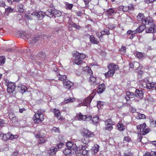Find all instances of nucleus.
Wrapping results in <instances>:
<instances>
[{"label": "nucleus", "instance_id": "1a4fd4ad", "mask_svg": "<svg viewBox=\"0 0 156 156\" xmlns=\"http://www.w3.org/2000/svg\"><path fill=\"white\" fill-rule=\"evenodd\" d=\"M45 14V13L42 12H34L31 14V15L34 16L39 19H41L44 17Z\"/></svg>", "mask_w": 156, "mask_h": 156}, {"label": "nucleus", "instance_id": "09e8293b", "mask_svg": "<svg viewBox=\"0 0 156 156\" xmlns=\"http://www.w3.org/2000/svg\"><path fill=\"white\" fill-rule=\"evenodd\" d=\"M39 39V37H34L33 39H32V40L31 41L30 40V42H29V43H35Z\"/></svg>", "mask_w": 156, "mask_h": 156}, {"label": "nucleus", "instance_id": "393cba45", "mask_svg": "<svg viewBox=\"0 0 156 156\" xmlns=\"http://www.w3.org/2000/svg\"><path fill=\"white\" fill-rule=\"evenodd\" d=\"M117 11L114 9L110 8L107 11V13L109 16L112 15L113 13H116Z\"/></svg>", "mask_w": 156, "mask_h": 156}, {"label": "nucleus", "instance_id": "20e7f679", "mask_svg": "<svg viewBox=\"0 0 156 156\" xmlns=\"http://www.w3.org/2000/svg\"><path fill=\"white\" fill-rule=\"evenodd\" d=\"M86 146L84 145L79 146L76 153H80L83 156H90L89 151L86 150Z\"/></svg>", "mask_w": 156, "mask_h": 156}, {"label": "nucleus", "instance_id": "412c9836", "mask_svg": "<svg viewBox=\"0 0 156 156\" xmlns=\"http://www.w3.org/2000/svg\"><path fill=\"white\" fill-rule=\"evenodd\" d=\"M75 101L74 98H69L67 99H65L64 101L62 102V104L65 105L69 103L73 102Z\"/></svg>", "mask_w": 156, "mask_h": 156}, {"label": "nucleus", "instance_id": "f704fd0d", "mask_svg": "<svg viewBox=\"0 0 156 156\" xmlns=\"http://www.w3.org/2000/svg\"><path fill=\"white\" fill-rule=\"evenodd\" d=\"M83 70L84 71H87L90 74H92V71L90 67L89 66H87L83 67Z\"/></svg>", "mask_w": 156, "mask_h": 156}, {"label": "nucleus", "instance_id": "c9c22d12", "mask_svg": "<svg viewBox=\"0 0 156 156\" xmlns=\"http://www.w3.org/2000/svg\"><path fill=\"white\" fill-rule=\"evenodd\" d=\"M71 152V150L69 148H66L63 151V153L65 154L66 155L70 154Z\"/></svg>", "mask_w": 156, "mask_h": 156}, {"label": "nucleus", "instance_id": "680f3d73", "mask_svg": "<svg viewBox=\"0 0 156 156\" xmlns=\"http://www.w3.org/2000/svg\"><path fill=\"white\" fill-rule=\"evenodd\" d=\"M11 140H12L14 139H16L18 138V136L17 135H13L11 134Z\"/></svg>", "mask_w": 156, "mask_h": 156}, {"label": "nucleus", "instance_id": "338daca9", "mask_svg": "<svg viewBox=\"0 0 156 156\" xmlns=\"http://www.w3.org/2000/svg\"><path fill=\"white\" fill-rule=\"evenodd\" d=\"M108 27L109 29H112L115 28V26L113 24H110L108 25Z\"/></svg>", "mask_w": 156, "mask_h": 156}, {"label": "nucleus", "instance_id": "cd10ccee", "mask_svg": "<svg viewBox=\"0 0 156 156\" xmlns=\"http://www.w3.org/2000/svg\"><path fill=\"white\" fill-rule=\"evenodd\" d=\"M156 151H151L150 152H147L145 153V155L143 156H156Z\"/></svg>", "mask_w": 156, "mask_h": 156}, {"label": "nucleus", "instance_id": "bb28decb", "mask_svg": "<svg viewBox=\"0 0 156 156\" xmlns=\"http://www.w3.org/2000/svg\"><path fill=\"white\" fill-rule=\"evenodd\" d=\"M90 42L93 44H97L99 43L93 35H91L90 36Z\"/></svg>", "mask_w": 156, "mask_h": 156}, {"label": "nucleus", "instance_id": "4d7b16f0", "mask_svg": "<svg viewBox=\"0 0 156 156\" xmlns=\"http://www.w3.org/2000/svg\"><path fill=\"white\" fill-rule=\"evenodd\" d=\"M138 117L140 119H144L145 118V115L143 114H138Z\"/></svg>", "mask_w": 156, "mask_h": 156}, {"label": "nucleus", "instance_id": "0eeeda50", "mask_svg": "<svg viewBox=\"0 0 156 156\" xmlns=\"http://www.w3.org/2000/svg\"><path fill=\"white\" fill-rule=\"evenodd\" d=\"M16 86L14 83L12 82H10L7 85V91L8 93L10 94L12 93L14 91Z\"/></svg>", "mask_w": 156, "mask_h": 156}, {"label": "nucleus", "instance_id": "f257e3e1", "mask_svg": "<svg viewBox=\"0 0 156 156\" xmlns=\"http://www.w3.org/2000/svg\"><path fill=\"white\" fill-rule=\"evenodd\" d=\"M75 119L78 120L90 121L94 124H97L99 121V118L97 116L92 118L91 116L83 115L81 113L76 114Z\"/></svg>", "mask_w": 156, "mask_h": 156}, {"label": "nucleus", "instance_id": "dca6fc26", "mask_svg": "<svg viewBox=\"0 0 156 156\" xmlns=\"http://www.w3.org/2000/svg\"><path fill=\"white\" fill-rule=\"evenodd\" d=\"M1 135L2 136V139L5 141L9 139L11 140V133H8L6 134L2 133Z\"/></svg>", "mask_w": 156, "mask_h": 156}, {"label": "nucleus", "instance_id": "5701e85b", "mask_svg": "<svg viewBox=\"0 0 156 156\" xmlns=\"http://www.w3.org/2000/svg\"><path fill=\"white\" fill-rule=\"evenodd\" d=\"M145 17L144 14L141 13H139L137 16V20L139 22H140L142 23V22L144 20Z\"/></svg>", "mask_w": 156, "mask_h": 156}, {"label": "nucleus", "instance_id": "a878e982", "mask_svg": "<svg viewBox=\"0 0 156 156\" xmlns=\"http://www.w3.org/2000/svg\"><path fill=\"white\" fill-rule=\"evenodd\" d=\"M146 26L144 24L142 25L139 26V27L136 29L138 33H141L145 29Z\"/></svg>", "mask_w": 156, "mask_h": 156}, {"label": "nucleus", "instance_id": "e433bc0d", "mask_svg": "<svg viewBox=\"0 0 156 156\" xmlns=\"http://www.w3.org/2000/svg\"><path fill=\"white\" fill-rule=\"evenodd\" d=\"M89 137H86L82 139V141L83 144H87L89 142Z\"/></svg>", "mask_w": 156, "mask_h": 156}, {"label": "nucleus", "instance_id": "69168bd1", "mask_svg": "<svg viewBox=\"0 0 156 156\" xmlns=\"http://www.w3.org/2000/svg\"><path fill=\"white\" fill-rule=\"evenodd\" d=\"M46 141V140L45 139H44L43 138H40L39 143L41 144H42Z\"/></svg>", "mask_w": 156, "mask_h": 156}, {"label": "nucleus", "instance_id": "603ef678", "mask_svg": "<svg viewBox=\"0 0 156 156\" xmlns=\"http://www.w3.org/2000/svg\"><path fill=\"white\" fill-rule=\"evenodd\" d=\"M37 55L38 56L41 57L42 58H44L45 57V54L42 52H39Z\"/></svg>", "mask_w": 156, "mask_h": 156}, {"label": "nucleus", "instance_id": "37998d69", "mask_svg": "<svg viewBox=\"0 0 156 156\" xmlns=\"http://www.w3.org/2000/svg\"><path fill=\"white\" fill-rule=\"evenodd\" d=\"M104 105L103 102L99 101L97 102V106L98 109H100L101 106H103Z\"/></svg>", "mask_w": 156, "mask_h": 156}, {"label": "nucleus", "instance_id": "a18cd8bd", "mask_svg": "<svg viewBox=\"0 0 156 156\" xmlns=\"http://www.w3.org/2000/svg\"><path fill=\"white\" fill-rule=\"evenodd\" d=\"M19 36L21 38H23L25 40L27 39H29V38L27 36H26L24 34L22 33H20L19 34Z\"/></svg>", "mask_w": 156, "mask_h": 156}, {"label": "nucleus", "instance_id": "aec40b11", "mask_svg": "<svg viewBox=\"0 0 156 156\" xmlns=\"http://www.w3.org/2000/svg\"><path fill=\"white\" fill-rule=\"evenodd\" d=\"M99 146L97 144L95 145L94 146L92 147L91 150V152L93 154L97 153L99 151Z\"/></svg>", "mask_w": 156, "mask_h": 156}, {"label": "nucleus", "instance_id": "79ce46f5", "mask_svg": "<svg viewBox=\"0 0 156 156\" xmlns=\"http://www.w3.org/2000/svg\"><path fill=\"white\" fill-rule=\"evenodd\" d=\"M102 35H109L110 34V32L108 30V29H105L103 31H102L101 32V33Z\"/></svg>", "mask_w": 156, "mask_h": 156}, {"label": "nucleus", "instance_id": "9b49d317", "mask_svg": "<svg viewBox=\"0 0 156 156\" xmlns=\"http://www.w3.org/2000/svg\"><path fill=\"white\" fill-rule=\"evenodd\" d=\"M66 146L68 148L70 149L72 148V149L76 152L78 147L76 144H73L71 141L67 143L66 144Z\"/></svg>", "mask_w": 156, "mask_h": 156}, {"label": "nucleus", "instance_id": "8fccbe9b", "mask_svg": "<svg viewBox=\"0 0 156 156\" xmlns=\"http://www.w3.org/2000/svg\"><path fill=\"white\" fill-rule=\"evenodd\" d=\"M80 53L78 51H76L74 52L73 54V56L76 58H79Z\"/></svg>", "mask_w": 156, "mask_h": 156}, {"label": "nucleus", "instance_id": "4be33fe9", "mask_svg": "<svg viewBox=\"0 0 156 156\" xmlns=\"http://www.w3.org/2000/svg\"><path fill=\"white\" fill-rule=\"evenodd\" d=\"M133 6L132 5H130L128 6H123V11H129L133 9Z\"/></svg>", "mask_w": 156, "mask_h": 156}, {"label": "nucleus", "instance_id": "4c0bfd02", "mask_svg": "<svg viewBox=\"0 0 156 156\" xmlns=\"http://www.w3.org/2000/svg\"><path fill=\"white\" fill-rule=\"evenodd\" d=\"M13 9L10 7L5 9V12L6 13L9 14L13 11Z\"/></svg>", "mask_w": 156, "mask_h": 156}, {"label": "nucleus", "instance_id": "c756f323", "mask_svg": "<svg viewBox=\"0 0 156 156\" xmlns=\"http://www.w3.org/2000/svg\"><path fill=\"white\" fill-rule=\"evenodd\" d=\"M58 78L59 80L61 81H62L63 82H64V81H66V80L67 78L66 76L65 75H60V74H59L58 75Z\"/></svg>", "mask_w": 156, "mask_h": 156}, {"label": "nucleus", "instance_id": "473e14b6", "mask_svg": "<svg viewBox=\"0 0 156 156\" xmlns=\"http://www.w3.org/2000/svg\"><path fill=\"white\" fill-rule=\"evenodd\" d=\"M73 6V4H69L67 2L65 3V8L67 9L70 10L72 8Z\"/></svg>", "mask_w": 156, "mask_h": 156}, {"label": "nucleus", "instance_id": "bf43d9fd", "mask_svg": "<svg viewBox=\"0 0 156 156\" xmlns=\"http://www.w3.org/2000/svg\"><path fill=\"white\" fill-rule=\"evenodd\" d=\"M86 57V55L84 54L80 53L79 58L81 59H83Z\"/></svg>", "mask_w": 156, "mask_h": 156}, {"label": "nucleus", "instance_id": "c03bdc74", "mask_svg": "<svg viewBox=\"0 0 156 156\" xmlns=\"http://www.w3.org/2000/svg\"><path fill=\"white\" fill-rule=\"evenodd\" d=\"M45 134L44 133H43L42 135L38 133L35 135V137L36 138H44L45 136Z\"/></svg>", "mask_w": 156, "mask_h": 156}, {"label": "nucleus", "instance_id": "2f4dec72", "mask_svg": "<svg viewBox=\"0 0 156 156\" xmlns=\"http://www.w3.org/2000/svg\"><path fill=\"white\" fill-rule=\"evenodd\" d=\"M53 112L56 117H59L61 115L59 111L56 108H54Z\"/></svg>", "mask_w": 156, "mask_h": 156}, {"label": "nucleus", "instance_id": "e2e57ef3", "mask_svg": "<svg viewBox=\"0 0 156 156\" xmlns=\"http://www.w3.org/2000/svg\"><path fill=\"white\" fill-rule=\"evenodd\" d=\"M5 2L3 1H0V7H5Z\"/></svg>", "mask_w": 156, "mask_h": 156}, {"label": "nucleus", "instance_id": "c85d7f7f", "mask_svg": "<svg viewBox=\"0 0 156 156\" xmlns=\"http://www.w3.org/2000/svg\"><path fill=\"white\" fill-rule=\"evenodd\" d=\"M117 127L118 129L120 131H124L125 129L124 125L120 123H119L117 124Z\"/></svg>", "mask_w": 156, "mask_h": 156}, {"label": "nucleus", "instance_id": "49530a36", "mask_svg": "<svg viewBox=\"0 0 156 156\" xmlns=\"http://www.w3.org/2000/svg\"><path fill=\"white\" fill-rule=\"evenodd\" d=\"M54 14V16H55V17L56 16L59 17V16H61V12L58 11L57 10H55Z\"/></svg>", "mask_w": 156, "mask_h": 156}, {"label": "nucleus", "instance_id": "3c124183", "mask_svg": "<svg viewBox=\"0 0 156 156\" xmlns=\"http://www.w3.org/2000/svg\"><path fill=\"white\" fill-rule=\"evenodd\" d=\"M136 56L138 58H141L144 56V54L143 53L140 52H137L136 53Z\"/></svg>", "mask_w": 156, "mask_h": 156}, {"label": "nucleus", "instance_id": "58836bf2", "mask_svg": "<svg viewBox=\"0 0 156 156\" xmlns=\"http://www.w3.org/2000/svg\"><path fill=\"white\" fill-rule=\"evenodd\" d=\"M19 87L20 88V90L22 93H24L27 90V87L26 86L23 85H21Z\"/></svg>", "mask_w": 156, "mask_h": 156}, {"label": "nucleus", "instance_id": "f03ea898", "mask_svg": "<svg viewBox=\"0 0 156 156\" xmlns=\"http://www.w3.org/2000/svg\"><path fill=\"white\" fill-rule=\"evenodd\" d=\"M44 119V115L39 111L35 113L33 117L34 121L37 124L41 123L43 120Z\"/></svg>", "mask_w": 156, "mask_h": 156}, {"label": "nucleus", "instance_id": "f8f14e48", "mask_svg": "<svg viewBox=\"0 0 156 156\" xmlns=\"http://www.w3.org/2000/svg\"><path fill=\"white\" fill-rule=\"evenodd\" d=\"M64 87L66 89H69L73 85V83L70 81L66 80L63 83Z\"/></svg>", "mask_w": 156, "mask_h": 156}, {"label": "nucleus", "instance_id": "5fc2aeb1", "mask_svg": "<svg viewBox=\"0 0 156 156\" xmlns=\"http://www.w3.org/2000/svg\"><path fill=\"white\" fill-rule=\"evenodd\" d=\"M126 47L124 46H122L121 49H120V51L122 52V54H124L126 52Z\"/></svg>", "mask_w": 156, "mask_h": 156}, {"label": "nucleus", "instance_id": "0e129e2a", "mask_svg": "<svg viewBox=\"0 0 156 156\" xmlns=\"http://www.w3.org/2000/svg\"><path fill=\"white\" fill-rule=\"evenodd\" d=\"M90 80L91 81L94 82L96 81V78L95 77L93 76H91L90 77Z\"/></svg>", "mask_w": 156, "mask_h": 156}, {"label": "nucleus", "instance_id": "4468645a", "mask_svg": "<svg viewBox=\"0 0 156 156\" xmlns=\"http://www.w3.org/2000/svg\"><path fill=\"white\" fill-rule=\"evenodd\" d=\"M108 68L109 70H113V71L117 70L119 69L118 66L115 65L114 63L109 64L108 66Z\"/></svg>", "mask_w": 156, "mask_h": 156}, {"label": "nucleus", "instance_id": "13d9d810", "mask_svg": "<svg viewBox=\"0 0 156 156\" xmlns=\"http://www.w3.org/2000/svg\"><path fill=\"white\" fill-rule=\"evenodd\" d=\"M52 131L55 133H58L59 131V128L55 127H54L52 129Z\"/></svg>", "mask_w": 156, "mask_h": 156}, {"label": "nucleus", "instance_id": "b1692460", "mask_svg": "<svg viewBox=\"0 0 156 156\" xmlns=\"http://www.w3.org/2000/svg\"><path fill=\"white\" fill-rule=\"evenodd\" d=\"M115 72V71H113V70H109L107 73L105 74V75L106 77H112L113 76Z\"/></svg>", "mask_w": 156, "mask_h": 156}, {"label": "nucleus", "instance_id": "7c9ffc66", "mask_svg": "<svg viewBox=\"0 0 156 156\" xmlns=\"http://www.w3.org/2000/svg\"><path fill=\"white\" fill-rule=\"evenodd\" d=\"M17 9L19 12H23L24 11V6L22 3H19L18 5Z\"/></svg>", "mask_w": 156, "mask_h": 156}, {"label": "nucleus", "instance_id": "774afa93", "mask_svg": "<svg viewBox=\"0 0 156 156\" xmlns=\"http://www.w3.org/2000/svg\"><path fill=\"white\" fill-rule=\"evenodd\" d=\"M72 26L78 29H79L80 28V27L79 26L77 25L76 24L74 23H73Z\"/></svg>", "mask_w": 156, "mask_h": 156}, {"label": "nucleus", "instance_id": "864d4df0", "mask_svg": "<svg viewBox=\"0 0 156 156\" xmlns=\"http://www.w3.org/2000/svg\"><path fill=\"white\" fill-rule=\"evenodd\" d=\"M5 58L3 56L0 57V62L2 64H4L5 62Z\"/></svg>", "mask_w": 156, "mask_h": 156}, {"label": "nucleus", "instance_id": "6e6d98bb", "mask_svg": "<svg viewBox=\"0 0 156 156\" xmlns=\"http://www.w3.org/2000/svg\"><path fill=\"white\" fill-rule=\"evenodd\" d=\"M9 118L13 122H15L18 120V118L16 117H11L10 116Z\"/></svg>", "mask_w": 156, "mask_h": 156}, {"label": "nucleus", "instance_id": "052dcab7", "mask_svg": "<svg viewBox=\"0 0 156 156\" xmlns=\"http://www.w3.org/2000/svg\"><path fill=\"white\" fill-rule=\"evenodd\" d=\"M129 66H130V67L131 68H134V64H135V65H139V63L137 62H135L133 64V63H129Z\"/></svg>", "mask_w": 156, "mask_h": 156}, {"label": "nucleus", "instance_id": "39448f33", "mask_svg": "<svg viewBox=\"0 0 156 156\" xmlns=\"http://www.w3.org/2000/svg\"><path fill=\"white\" fill-rule=\"evenodd\" d=\"M146 126V124L145 123H143L142 124H140L137 126V129L138 131L140 132V134L143 135L148 133L149 131V129H145Z\"/></svg>", "mask_w": 156, "mask_h": 156}, {"label": "nucleus", "instance_id": "de8ad7c7", "mask_svg": "<svg viewBox=\"0 0 156 156\" xmlns=\"http://www.w3.org/2000/svg\"><path fill=\"white\" fill-rule=\"evenodd\" d=\"M123 141L126 142H129L131 141V139L128 136H125L123 138Z\"/></svg>", "mask_w": 156, "mask_h": 156}, {"label": "nucleus", "instance_id": "a211bd4d", "mask_svg": "<svg viewBox=\"0 0 156 156\" xmlns=\"http://www.w3.org/2000/svg\"><path fill=\"white\" fill-rule=\"evenodd\" d=\"M105 85L104 84H101L99 85L98 89L97 90V93L100 94L102 93L105 90Z\"/></svg>", "mask_w": 156, "mask_h": 156}, {"label": "nucleus", "instance_id": "ea45409f", "mask_svg": "<svg viewBox=\"0 0 156 156\" xmlns=\"http://www.w3.org/2000/svg\"><path fill=\"white\" fill-rule=\"evenodd\" d=\"M55 10H52V9H49L47 10L45 12L46 14L47 15H51L53 14L54 15V12Z\"/></svg>", "mask_w": 156, "mask_h": 156}, {"label": "nucleus", "instance_id": "f3484780", "mask_svg": "<svg viewBox=\"0 0 156 156\" xmlns=\"http://www.w3.org/2000/svg\"><path fill=\"white\" fill-rule=\"evenodd\" d=\"M135 97L140 98L141 99L143 96V94L142 91L141 90H136L135 93Z\"/></svg>", "mask_w": 156, "mask_h": 156}, {"label": "nucleus", "instance_id": "2eb2a0df", "mask_svg": "<svg viewBox=\"0 0 156 156\" xmlns=\"http://www.w3.org/2000/svg\"><path fill=\"white\" fill-rule=\"evenodd\" d=\"M57 151V148L53 147H51L48 151V153L51 155L55 154Z\"/></svg>", "mask_w": 156, "mask_h": 156}, {"label": "nucleus", "instance_id": "6ab92c4d", "mask_svg": "<svg viewBox=\"0 0 156 156\" xmlns=\"http://www.w3.org/2000/svg\"><path fill=\"white\" fill-rule=\"evenodd\" d=\"M126 95L125 97V98L126 100V101L129 100V99H127V98H133L135 97V94L129 91L126 92Z\"/></svg>", "mask_w": 156, "mask_h": 156}, {"label": "nucleus", "instance_id": "6e6552de", "mask_svg": "<svg viewBox=\"0 0 156 156\" xmlns=\"http://www.w3.org/2000/svg\"><path fill=\"white\" fill-rule=\"evenodd\" d=\"M82 135L84 136L90 137H93L94 135L93 133L86 129H83L82 132Z\"/></svg>", "mask_w": 156, "mask_h": 156}, {"label": "nucleus", "instance_id": "9d476101", "mask_svg": "<svg viewBox=\"0 0 156 156\" xmlns=\"http://www.w3.org/2000/svg\"><path fill=\"white\" fill-rule=\"evenodd\" d=\"M156 32V26L154 24H152L151 26L146 30L147 33H153Z\"/></svg>", "mask_w": 156, "mask_h": 156}, {"label": "nucleus", "instance_id": "72a5a7b5", "mask_svg": "<svg viewBox=\"0 0 156 156\" xmlns=\"http://www.w3.org/2000/svg\"><path fill=\"white\" fill-rule=\"evenodd\" d=\"M83 62V60L80 58L75 59L74 60V62L75 64L77 65H80L81 64V63Z\"/></svg>", "mask_w": 156, "mask_h": 156}, {"label": "nucleus", "instance_id": "ddd939ff", "mask_svg": "<svg viewBox=\"0 0 156 156\" xmlns=\"http://www.w3.org/2000/svg\"><path fill=\"white\" fill-rule=\"evenodd\" d=\"M153 22V18L150 17L145 18L144 20L142 22L143 24H150Z\"/></svg>", "mask_w": 156, "mask_h": 156}, {"label": "nucleus", "instance_id": "423d86ee", "mask_svg": "<svg viewBox=\"0 0 156 156\" xmlns=\"http://www.w3.org/2000/svg\"><path fill=\"white\" fill-rule=\"evenodd\" d=\"M105 124L106 126L105 129L109 131L112 130L113 127L112 126L114 125L112 120L110 119H108L105 122Z\"/></svg>", "mask_w": 156, "mask_h": 156}, {"label": "nucleus", "instance_id": "7ed1b4c3", "mask_svg": "<svg viewBox=\"0 0 156 156\" xmlns=\"http://www.w3.org/2000/svg\"><path fill=\"white\" fill-rule=\"evenodd\" d=\"M95 95V92H93L83 102L77 105V107H80L81 106H87L90 104L92 99Z\"/></svg>", "mask_w": 156, "mask_h": 156}, {"label": "nucleus", "instance_id": "a19ab883", "mask_svg": "<svg viewBox=\"0 0 156 156\" xmlns=\"http://www.w3.org/2000/svg\"><path fill=\"white\" fill-rule=\"evenodd\" d=\"M154 87V85L153 84L151 83H147L146 84V87L149 89H151Z\"/></svg>", "mask_w": 156, "mask_h": 156}]
</instances>
